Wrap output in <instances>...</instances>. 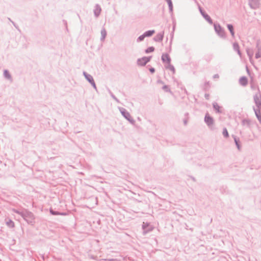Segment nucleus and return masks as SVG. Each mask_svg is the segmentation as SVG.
<instances>
[{
    "label": "nucleus",
    "instance_id": "39448f33",
    "mask_svg": "<svg viewBox=\"0 0 261 261\" xmlns=\"http://www.w3.org/2000/svg\"><path fill=\"white\" fill-rule=\"evenodd\" d=\"M215 29L216 31L217 32L219 35H223V31L222 30V29L221 28V27L219 25H218V26L215 25Z\"/></svg>",
    "mask_w": 261,
    "mask_h": 261
},
{
    "label": "nucleus",
    "instance_id": "f8f14e48",
    "mask_svg": "<svg viewBox=\"0 0 261 261\" xmlns=\"http://www.w3.org/2000/svg\"><path fill=\"white\" fill-rule=\"evenodd\" d=\"M146 37V36H145L144 34H143L142 35H141L139 38H138V40L139 41H142L144 38Z\"/></svg>",
    "mask_w": 261,
    "mask_h": 261
},
{
    "label": "nucleus",
    "instance_id": "ddd939ff",
    "mask_svg": "<svg viewBox=\"0 0 261 261\" xmlns=\"http://www.w3.org/2000/svg\"><path fill=\"white\" fill-rule=\"evenodd\" d=\"M233 47H234V48L236 50H237L238 51V53H239V45H238V44H236V43H235V44H233Z\"/></svg>",
    "mask_w": 261,
    "mask_h": 261
},
{
    "label": "nucleus",
    "instance_id": "f3484780",
    "mask_svg": "<svg viewBox=\"0 0 261 261\" xmlns=\"http://www.w3.org/2000/svg\"><path fill=\"white\" fill-rule=\"evenodd\" d=\"M149 71H150L151 73H153L154 72L155 70L153 68H151L149 69Z\"/></svg>",
    "mask_w": 261,
    "mask_h": 261
},
{
    "label": "nucleus",
    "instance_id": "7ed1b4c3",
    "mask_svg": "<svg viewBox=\"0 0 261 261\" xmlns=\"http://www.w3.org/2000/svg\"><path fill=\"white\" fill-rule=\"evenodd\" d=\"M255 102L258 108L257 110H261V96L260 95H257L254 98Z\"/></svg>",
    "mask_w": 261,
    "mask_h": 261
},
{
    "label": "nucleus",
    "instance_id": "6ab92c4d",
    "mask_svg": "<svg viewBox=\"0 0 261 261\" xmlns=\"http://www.w3.org/2000/svg\"><path fill=\"white\" fill-rule=\"evenodd\" d=\"M168 2V4L170 6H172L171 1V0H167Z\"/></svg>",
    "mask_w": 261,
    "mask_h": 261
},
{
    "label": "nucleus",
    "instance_id": "a211bd4d",
    "mask_svg": "<svg viewBox=\"0 0 261 261\" xmlns=\"http://www.w3.org/2000/svg\"><path fill=\"white\" fill-rule=\"evenodd\" d=\"M101 34L103 36V37H105V36L106 35V32L105 31H102L101 32Z\"/></svg>",
    "mask_w": 261,
    "mask_h": 261
},
{
    "label": "nucleus",
    "instance_id": "aec40b11",
    "mask_svg": "<svg viewBox=\"0 0 261 261\" xmlns=\"http://www.w3.org/2000/svg\"><path fill=\"white\" fill-rule=\"evenodd\" d=\"M96 11H98V14L100 13V10L99 8H96Z\"/></svg>",
    "mask_w": 261,
    "mask_h": 261
},
{
    "label": "nucleus",
    "instance_id": "20e7f679",
    "mask_svg": "<svg viewBox=\"0 0 261 261\" xmlns=\"http://www.w3.org/2000/svg\"><path fill=\"white\" fill-rule=\"evenodd\" d=\"M205 121L208 125H212L214 123V120L209 114H207L205 117Z\"/></svg>",
    "mask_w": 261,
    "mask_h": 261
},
{
    "label": "nucleus",
    "instance_id": "0eeeda50",
    "mask_svg": "<svg viewBox=\"0 0 261 261\" xmlns=\"http://www.w3.org/2000/svg\"><path fill=\"white\" fill-rule=\"evenodd\" d=\"M255 115H256L258 120H259V121L261 123V112H260V111H259V110H255Z\"/></svg>",
    "mask_w": 261,
    "mask_h": 261
},
{
    "label": "nucleus",
    "instance_id": "9d476101",
    "mask_svg": "<svg viewBox=\"0 0 261 261\" xmlns=\"http://www.w3.org/2000/svg\"><path fill=\"white\" fill-rule=\"evenodd\" d=\"M154 50V48L153 47H149L148 48H147L145 50V53L146 54L153 52Z\"/></svg>",
    "mask_w": 261,
    "mask_h": 261
},
{
    "label": "nucleus",
    "instance_id": "dca6fc26",
    "mask_svg": "<svg viewBox=\"0 0 261 261\" xmlns=\"http://www.w3.org/2000/svg\"><path fill=\"white\" fill-rule=\"evenodd\" d=\"M163 88L166 91H168L169 90L168 87L167 86H164Z\"/></svg>",
    "mask_w": 261,
    "mask_h": 261
},
{
    "label": "nucleus",
    "instance_id": "412c9836",
    "mask_svg": "<svg viewBox=\"0 0 261 261\" xmlns=\"http://www.w3.org/2000/svg\"><path fill=\"white\" fill-rule=\"evenodd\" d=\"M93 86H94V87H95V84H94V83H93Z\"/></svg>",
    "mask_w": 261,
    "mask_h": 261
},
{
    "label": "nucleus",
    "instance_id": "f257e3e1",
    "mask_svg": "<svg viewBox=\"0 0 261 261\" xmlns=\"http://www.w3.org/2000/svg\"><path fill=\"white\" fill-rule=\"evenodd\" d=\"M162 60L165 64V66L167 69H168L172 71L173 73L175 72V69L174 67L171 65V59L167 54H164L162 56Z\"/></svg>",
    "mask_w": 261,
    "mask_h": 261
},
{
    "label": "nucleus",
    "instance_id": "2eb2a0df",
    "mask_svg": "<svg viewBox=\"0 0 261 261\" xmlns=\"http://www.w3.org/2000/svg\"><path fill=\"white\" fill-rule=\"evenodd\" d=\"M235 140L236 144V145H237V147H238V148L239 149H240V145H239V143H238V141H237L236 139H235V140Z\"/></svg>",
    "mask_w": 261,
    "mask_h": 261
},
{
    "label": "nucleus",
    "instance_id": "1a4fd4ad",
    "mask_svg": "<svg viewBox=\"0 0 261 261\" xmlns=\"http://www.w3.org/2000/svg\"><path fill=\"white\" fill-rule=\"evenodd\" d=\"M240 81L242 85H246L247 83V80L245 77H242Z\"/></svg>",
    "mask_w": 261,
    "mask_h": 261
},
{
    "label": "nucleus",
    "instance_id": "9b49d317",
    "mask_svg": "<svg viewBox=\"0 0 261 261\" xmlns=\"http://www.w3.org/2000/svg\"><path fill=\"white\" fill-rule=\"evenodd\" d=\"M223 135L226 138L228 137L229 134H228V132L226 128H224L223 129Z\"/></svg>",
    "mask_w": 261,
    "mask_h": 261
},
{
    "label": "nucleus",
    "instance_id": "4468645a",
    "mask_svg": "<svg viewBox=\"0 0 261 261\" xmlns=\"http://www.w3.org/2000/svg\"><path fill=\"white\" fill-rule=\"evenodd\" d=\"M214 107L218 112H220V111H219L220 107L219 106H218L217 105H214Z\"/></svg>",
    "mask_w": 261,
    "mask_h": 261
},
{
    "label": "nucleus",
    "instance_id": "f03ea898",
    "mask_svg": "<svg viewBox=\"0 0 261 261\" xmlns=\"http://www.w3.org/2000/svg\"><path fill=\"white\" fill-rule=\"evenodd\" d=\"M151 57H144L138 60V64L140 66H144L147 63L149 62Z\"/></svg>",
    "mask_w": 261,
    "mask_h": 261
},
{
    "label": "nucleus",
    "instance_id": "4be33fe9",
    "mask_svg": "<svg viewBox=\"0 0 261 261\" xmlns=\"http://www.w3.org/2000/svg\"><path fill=\"white\" fill-rule=\"evenodd\" d=\"M10 222L13 224V223L12 222V221H11Z\"/></svg>",
    "mask_w": 261,
    "mask_h": 261
},
{
    "label": "nucleus",
    "instance_id": "423d86ee",
    "mask_svg": "<svg viewBox=\"0 0 261 261\" xmlns=\"http://www.w3.org/2000/svg\"><path fill=\"white\" fill-rule=\"evenodd\" d=\"M154 33H155V31L154 30H150V31H146L144 34L146 37H150V36H152V35H153L154 34Z\"/></svg>",
    "mask_w": 261,
    "mask_h": 261
},
{
    "label": "nucleus",
    "instance_id": "6e6552de",
    "mask_svg": "<svg viewBox=\"0 0 261 261\" xmlns=\"http://www.w3.org/2000/svg\"><path fill=\"white\" fill-rule=\"evenodd\" d=\"M227 28H228V30H229V31L230 32L231 34L232 35V36H233L234 33V31H233V26L232 25H231V24H228Z\"/></svg>",
    "mask_w": 261,
    "mask_h": 261
}]
</instances>
